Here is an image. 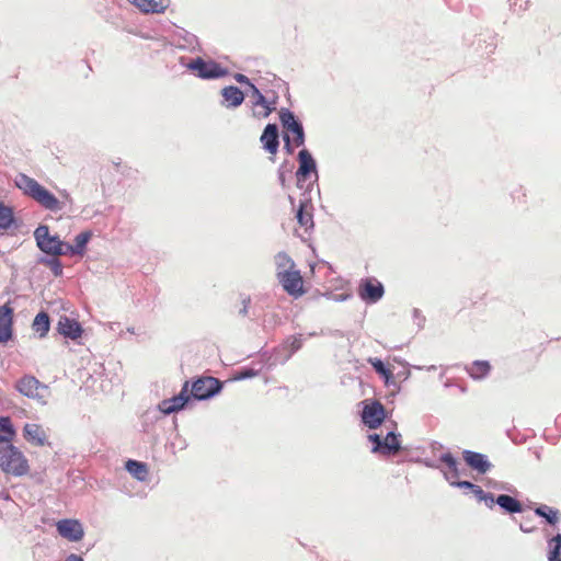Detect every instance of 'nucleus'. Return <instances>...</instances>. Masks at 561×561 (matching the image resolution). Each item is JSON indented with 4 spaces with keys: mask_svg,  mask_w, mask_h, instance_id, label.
<instances>
[{
    "mask_svg": "<svg viewBox=\"0 0 561 561\" xmlns=\"http://www.w3.org/2000/svg\"><path fill=\"white\" fill-rule=\"evenodd\" d=\"M57 330L61 335L71 340L80 337L83 332L80 323L68 317H61L59 319Z\"/></svg>",
    "mask_w": 561,
    "mask_h": 561,
    "instance_id": "17",
    "label": "nucleus"
},
{
    "mask_svg": "<svg viewBox=\"0 0 561 561\" xmlns=\"http://www.w3.org/2000/svg\"><path fill=\"white\" fill-rule=\"evenodd\" d=\"M190 70L196 71L201 79L213 80L219 79L228 75V70L222 68L216 61H206L202 57H197L187 64Z\"/></svg>",
    "mask_w": 561,
    "mask_h": 561,
    "instance_id": "6",
    "label": "nucleus"
},
{
    "mask_svg": "<svg viewBox=\"0 0 561 561\" xmlns=\"http://www.w3.org/2000/svg\"><path fill=\"white\" fill-rule=\"evenodd\" d=\"M309 204V198H305L300 202V205L296 213V218L298 224L304 227L306 230L313 226L312 216L307 211V206Z\"/></svg>",
    "mask_w": 561,
    "mask_h": 561,
    "instance_id": "28",
    "label": "nucleus"
},
{
    "mask_svg": "<svg viewBox=\"0 0 561 561\" xmlns=\"http://www.w3.org/2000/svg\"><path fill=\"white\" fill-rule=\"evenodd\" d=\"M188 386L190 381H185L179 394L172 397L171 399H165L159 403V410L165 415H170L183 410L191 400Z\"/></svg>",
    "mask_w": 561,
    "mask_h": 561,
    "instance_id": "10",
    "label": "nucleus"
},
{
    "mask_svg": "<svg viewBox=\"0 0 561 561\" xmlns=\"http://www.w3.org/2000/svg\"><path fill=\"white\" fill-rule=\"evenodd\" d=\"M250 301H251L250 297H244V298L242 299V305H243V307H242V308L240 309V311H239V313H240L241 316H243V317H244V316H247V314H248V308H249Z\"/></svg>",
    "mask_w": 561,
    "mask_h": 561,
    "instance_id": "46",
    "label": "nucleus"
},
{
    "mask_svg": "<svg viewBox=\"0 0 561 561\" xmlns=\"http://www.w3.org/2000/svg\"><path fill=\"white\" fill-rule=\"evenodd\" d=\"M331 298H332V300L340 302V301H345L348 298V295L344 294V293L332 294Z\"/></svg>",
    "mask_w": 561,
    "mask_h": 561,
    "instance_id": "47",
    "label": "nucleus"
},
{
    "mask_svg": "<svg viewBox=\"0 0 561 561\" xmlns=\"http://www.w3.org/2000/svg\"><path fill=\"white\" fill-rule=\"evenodd\" d=\"M23 434L24 438L35 446H44L46 443V433L38 424H25Z\"/></svg>",
    "mask_w": 561,
    "mask_h": 561,
    "instance_id": "20",
    "label": "nucleus"
},
{
    "mask_svg": "<svg viewBox=\"0 0 561 561\" xmlns=\"http://www.w3.org/2000/svg\"><path fill=\"white\" fill-rule=\"evenodd\" d=\"M15 430L9 416L0 417V445L12 443L15 437Z\"/></svg>",
    "mask_w": 561,
    "mask_h": 561,
    "instance_id": "24",
    "label": "nucleus"
},
{
    "mask_svg": "<svg viewBox=\"0 0 561 561\" xmlns=\"http://www.w3.org/2000/svg\"><path fill=\"white\" fill-rule=\"evenodd\" d=\"M276 278L288 295L299 297L305 293L300 271L294 268L289 272L282 273V275Z\"/></svg>",
    "mask_w": 561,
    "mask_h": 561,
    "instance_id": "11",
    "label": "nucleus"
},
{
    "mask_svg": "<svg viewBox=\"0 0 561 561\" xmlns=\"http://www.w3.org/2000/svg\"><path fill=\"white\" fill-rule=\"evenodd\" d=\"M34 238L41 251L53 256L60 255L62 241L58 236H51L47 226L39 225L34 231Z\"/></svg>",
    "mask_w": 561,
    "mask_h": 561,
    "instance_id": "7",
    "label": "nucleus"
},
{
    "mask_svg": "<svg viewBox=\"0 0 561 561\" xmlns=\"http://www.w3.org/2000/svg\"><path fill=\"white\" fill-rule=\"evenodd\" d=\"M256 376V371L253 370V369H244L242 370L239 376L237 377V379H248V378H252Z\"/></svg>",
    "mask_w": 561,
    "mask_h": 561,
    "instance_id": "43",
    "label": "nucleus"
},
{
    "mask_svg": "<svg viewBox=\"0 0 561 561\" xmlns=\"http://www.w3.org/2000/svg\"><path fill=\"white\" fill-rule=\"evenodd\" d=\"M260 141L267 152L275 154L279 147V134L277 125L267 124L263 129Z\"/></svg>",
    "mask_w": 561,
    "mask_h": 561,
    "instance_id": "14",
    "label": "nucleus"
},
{
    "mask_svg": "<svg viewBox=\"0 0 561 561\" xmlns=\"http://www.w3.org/2000/svg\"><path fill=\"white\" fill-rule=\"evenodd\" d=\"M462 457L466 463L479 473H485L491 467L485 456L480 453L465 450Z\"/></svg>",
    "mask_w": 561,
    "mask_h": 561,
    "instance_id": "18",
    "label": "nucleus"
},
{
    "mask_svg": "<svg viewBox=\"0 0 561 561\" xmlns=\"http://www.w3.org/2000/svg\"><path fill=\"white\" fill-rule=\"evenodd\" d=\"M252 96L254 98L253 104L255 106H262L265 108L264 116H268L272 112V108L267 104L266 98L262 94V92L254 85L251 84Z\"/></svg>",
    "mask_w": 561,
    "mask_h": 561,
    "instance_id": "35",
    "label": "nucleus"
},
{
    "mask_svg": "<svg viewBox=\"0 0 561 561\" xmlns=\"http://www.w3.org/2000/svg\"><path fill=\"white\" fill-rule=\"evenodd\" d=\"M61 252L60 255H78L77 250L73 244H68L61 242Z\"/></svg>",
    "mask_w": 561,
    "mask_h": 561,
    "instance_id": "40",
    "label": "nucleus"
},
{
    "mask_svg": "<svg viewBox=\"0 0 561 561\" xmlns=\"http://www.w3.org/2000/svg\"><path fill=\"white\" fill-rule=\"evenodd\" d=\"M440 461L444 462L448 468L446 479L450 482V484L453 485V481H459L458 462L454 456L450 453L443 454L440 456Z\"/></svg>",
    "mask_w": 561,
    "mask_h": 561,
    "instance_id": "26",
    "label": "nucleus"
},
{
    "mask_svg": "<svg viewBox=\"0 0 561 561\" xmlns=\"http://www.w3.org/2000/svg\"><path fill=\"white\" fill-rule=\"evenodd\" d=\"M306 136H305V129H301L300 131L295 134L294 137V145L296 147H301L305 145Z\"/></svg>",
    "mask_w": 561,
    "mask_h": 561,
    "instance_id": "41",
    "label": "nucleus"
},
{
    "mask_svg": "<svg viewBox=\"0 0 561 561\" xmlns=\"http://www.w3.org/2000/svg\"><path fill=\"white\" fill-rule=\"evenodd\" d=\"M13 308L5 304L0 306V343H5L12 337Z\"/></svg>",
    "mask_w": 561,
    "mask_h": 561,
    "instance_id": "15",
    "label": "nucleus"
},
{
    "mask_svg": "<svg viewBox=\"0 0 561 561\" xmlns=\"http://www.w3.org/2000/svg\"><path fill=\"white\" fill-rule=\"evenodd\" d=\"M347 379H348L347 375H346V374H344L343 376H341V383H342V385H346Z\"/></svg>",
    "mask_w": 561,
    "mask_h": 561,
    "instance_id": "50",
    "label": "nucleus"
},
{
    "mask_svg": "<svg viewBox=\"0 0 561 561\" xmlns=\"http://www.w3.org/2000/svg\"><path fill=\"white\" fill-rule=\"evenodd\" d=\"M51 271L55 276H60L62 274V264L56 256L50 259L42 260Z\"/></svg>",
    "mask_w": 561,
    "mask_h": 561,
    "instance_id": "38",
    "label": "nucleus"
},
{
    "mask_svg": "<svg viewBox=\"0 0 561 561\" xmlns=\"http://www.w3.org/2000/svg\"><path fill=\"white\" fill-rule=\"evenodd\" d=\"M32 328L39 334V337H44L50 328L49 316L44 311L37 313L33 320Z\"/></svg>",
    "mask_w": 561,
    "mask_h": 561,
    "instance_id": "29",
    "label": "nucleus"
},
{
    "mask_svg": "<svg viewBox=\"0 0 561 561\" xmlns=\"http://www.w3.org/2000/svg\"><path fill=\"white\" fill-rule=\"evenodd\" d=\"M500 505L508 513H519L523 510L522 503L507 494H501L494 500V504Z\"/></svg>",
    "mask_w": 561,
    "mask_h": 561,
    "instance_id": "25",
    "label": "nucleus"
},
{
    "mask_svg": "<svg viewBox=\"0 0 561 561\" xmlns=\"http://www.w3.org/2000/svg\"><path fill=\"white\" fill-rule=\"evenodd\" d=\"M222 389V383L214 377H198L193 381L188 393L191 399L198 401L208 400L218 394Z\"/></svg>",
    "mask_w": 561,
    "mask_h": 561,
    "instance_id": "4",
    "label": "nucleus"
},
{
    "mask_svg": "<svg viewBox=\"0 0 561 561\" xmlns=\"http://www.w3.org/2000/svg\"><path fill=\"white\" fill-rule=\"evenodd\" d=\"M301 347H302V335L297 334V335L290 336L286 341V348L289 350L286 359L291 357V355L295 354L297 351H299Z\"/></svg>",
    "mask_w": 561,
    "mask_h": 561,
    "instance_id": "37",
    "label": "nucleus"
},
{
    "mask_svg": "<svg viewBox=\"0 0 561 561\" xmlns=\"http://www.w3.org/2000/svg\"><path fill=\"white\" fill-rule=\"evenodd\" d=\"M58 534L72 542L80 541L84 536V529L82 524L77 519H60L57 524Z\"/></svg>",
    "mask_w": 561,
    "mask_h": 561,
    "instance_id": "13",
    "label": "nucleus"
},
{
    "mask_svg": "<svg viewBox=\"0 0 561 561\" xmlns=\"http://www.w3.org/2000/svg\"><path fill=\"white\" fill-rule=\"evenodd\" d=\"M14 389L23 397L32 399L41 405H46L50 397L49 387L33 375H24L18 379Z\"/></svg>",
    "mask_w": 561,
    "mask_h": 561,
    "instance_id": "3",
    "label": "nucleus"
},
{
    "mask_svg": "<svg viewBox=\"0 0 561 561\" xmlns=\"http://www.w3.org/2000/svg\"><path fill=\"white\" fill-rule=\"evenodd\" d=\"M549 547V553L548 559L549 561H561V535H557L552 537L548 541Z\"/></svg>",
    "mask_w": 561,
    "mask_h": 561,
    "instance_id": "31",
    "label": "nucleus"
},
{
    "mask_svg": "<svg viewBox=\"0 0 561 561\" xmlns=\"http://www.w3.org/2000/svg\"><path fill=\"white\" fill-rule=\"evenodd\" d=\"M13 222L12 209L0 203V230H5L11 227Z\"/></svg>",
    "mask_w": 561,
    "mask_h": 561,
    "instance_id": "36",
    "label": "nucleus"
},
{
    "mask_svg": "<svg viewBox=\"0 0 561 561\" xmlns=\"http://www.w3.org/2000/svg\"><path fill=\"white\" fill-rule=\"evenodd\" d=\"M279 121L283 126V128L286 130L285 134L291 133L296 134L304 129L302 123L298 119V117L295 115L294 112H291L288 108H280L279 113Z\"/></svg>",
    "mask_w": 561,
    "mask_h": 561,
    "instance_id": "19",
    "label": "nucleus"
},
{
    "mask_svg": "<svg viewBox=\"0 0 561 561\" xmlns=\"http://www.w3.org/2000/svg\"><path fill=\"white\" fill-rule=\"evenodd\" d=\"M472 492L474 493L476 497L479 500V501H483V502H488V500H491V504H488L489 507H493L494 505V497H493V494L491 493H485L481 486L479 485H474V488L472 489Z\"/></svg>",
    "mask_w": 561,
    "mask_h": 561,
    "instance_id": "39",
    "label": "nucleus"
},
{
    "mask_svg": "<svg viewBox=\"0 0 561 561\" xmlns=\"http://www.w3.org/2000/svg\"><path fill=\"white\" fill-rule=\"evenodd\" d=\"M234 80L241 84H245L248 85L250 89H251V84H253L251 82V80L243 73H236L234 75Z\"/></svg>",
    "mask_w": 561,
    "mask_h": 561,
    "instance_id": "42",
    "label": "nucleus"
},
{
    "mask_svg": "<svg viewBox=\"0 0 561 561\" xmlns=\"http://www.w3.org/2000/svg\"><path fill=\"white\" fill-rule=\"evenodd\" d=\"M358 296L368 304L377 302L383 296L385 289L382 284L376 278H366L360 280Z\"/></svg>",
    "mask_w": 561,
    "mask_h": 561,
    "instance_id": "12",
    "label": "nucleus"
},
{
    "mask_svg": "<svg viewBox=\"0 0 561 561\" xmlns=\"http://www.w3.org/2000/svg\"><path fill=\"white\" fill-rule=\"evenodd\" d=\"M520 529H523L524 531H528V529L524 528L523 525L520 526Z\"/></svg>",
    "mask_w": 561,
    "mask_h": 561,
    "instance_id": "51",
    "label": "nucleus"
},
{
    "mask_svg": "<svg viewBox=\"0 0 561 561\" xmlns=\"http://www.w3.org/2000/svg\"><path fill=\"white\" fill-rule=\"evenodd\" d=\"M536 515L545 517L547 522L554 525L559 520V511L548 505H541L535 510Z\"/></svg>",
    "mask_w": 561,
    "mask_h": 561,
    "instance_id": "32",
    "label": "nucleus"
},
{
    "mask_svg": "<svg viewBox=\"0 0 561 561\" xmlns=\"http://www.w3.org/2000/svg\"><path fill=\"white\" fill-rule=\"evenodd\" d=\"M14 183L16 187L24 192V194L35 199L44 208L51 211L61 210L62 204L58 198L42 186L36 180L27 176L26 174L20 173L16 175Z\"/></svg>",
    "mask_w": 561,
    "mask_h": 561,
    "instance_id": "1",
    "label": "nucleus"
},
{
    "mask_svg": "<svg viewBox=\"0 0 561 561\" xmlns=\"http://www.w3.org/2000/svg\"><path fill=\"white\" fill-rule=\"evenodd\" d=\"M0 469L12 477H23L28 470V461L12 443L0 445Z\"/></svg>",
    "mask_w": 561,
    "mask_h": 561,
    "instance_id": "2",
    "label": "nucleus"
},
{
    "mask_svg": "<svg viewBox=\"0 0 561 561\" xmlns=\"http://www.w3.org/2000/svg\"><path fill=\"white\" fill-rule=\"evenodd\" d=\"M92 238V232L89 230L82 231L75 237L73 245L77 250L78 255H83L87 249V244Z\"/></svg>",
    "mask_w": 561,
    "mask_h": 561,
    "instance_id": "33",
    "label": "nucleus"
},
{
    "mask_svg": "<svg viewBox=\"0 0 561 561\" xmlns=\"http://www.w3.org/2000/svg\"><path fill=\"white\" fill-rule=\"evenodd\" d=\"M298 170L296 171L297 185L301 187V183L314 175V182L318 181L317 162L310 151L306 148L298 152Z\"/></svg>",
    "mask_w": 561,
    "mask_h": 561,
    "instance_id": "8",
    "label": "nucleus"
},
{
    "mask_svg": "<svg viewBox=\"0 0 561 561\" xmlns=\"http://www.w3.org/2000/svg\"><path fill=\"white\" fill-rule=\"evenodd\" d=\"M283 139H284V149L287 151V153L291 154L294 152V148L290 144V138H289L288 134H284Z\"/></svg>",
    "mask_w": 561,
    "mask_h": 561,
    "instance_id": "44",
    "label": "nucleus"
},
{
    "mask_svg": "<svg viewBox=\"0 0 561 561\" xmlns=\"http://www.w3.org/2000/svg\"><path fill=\"white\" fill-rule=\"evenodd\" d=\"M125 469L138 481L144 482L147 480L148 468L145 462L129 459L125 463Z\"/></svg>",
    "mask_w": 561,
    "mask_h": 561,
    "instance_id": "23",
    "label": "nucleus"
},
{
    "mask_svg": "<svg viewBox=\"0 0 561 561\" xmlns=\"http://www.w3.org/2000/svg\"><path fill=\"white\" fill-rule=\"evenodd\" d=\"M368 439L373 443L371 450L382 456L396 455L401 449L400 435L388 432L385 437L379 434H369Z\"/></svg>",
    "mask_w": 561,
    "mask_h": 561,
    "instance_id": "5",
    "label": "nucleus"
},
{
    "mask_svg": "<svg viewBox=\"0 0 561 561\" xmlns=\"http://www.w3.org/2000/svg\"><path fill=\"white\" fill-rule=\"evenodd\" d=\"M469 375L474 379L484 378L491 370V365L486 360H476L467 368Z\"/></svg>",
    "mask_w": 561,
    "mask_h": 561,
    "instance_id": "30",
    "label": "nucleus"
},
{
    "mask_svg": "<svg viewBox=\"0 0 561 561\" xmlns=\"http://www.w3.org/2000/svg\"><path fill=\"white\" fill-rule=\"evenodd\" d=\"M369 363L375 368V370L385 379L386 383H389L390 379L393 378L392 370L388 368L381 359L379 358H369Z\"/></svg>",
    "mask_w": 561,
    "mask_h": 561,
    "instance_id": "34",
    "label": "nucleus"
},
{
    "mask_svg": "<svg viewBox=\"0 0 561 561\" xmlns=\"http://www.w3.org/2000/svg\"><path fill=\"white\" fill-rule=\"evenodd\" d=\"M453 485L472 490L476 484H473L472 482H469V481H453Z\"/></svg>",
    "mask_w": 561,
    "mask_h": 561,
    "instance_id": "45",
    "label": "nucleus"
},
{
    "mask_svg": "<svg viewBox=\"0 0 561 561\" xmlns=\"http://www.w3.org/2000/svg\"><path fill=\"white\" fill-rule=\"evenodd\" d=\"M278 180H279L280 185L284 187L286 184V179H285L284 172H282V171L278 172Z\"/></svg>",
    "mask_w": 561,
    "mask_h": 561,
    "instance_id": "49",
    "label": "nucleus"
},
{
    "mask_svg": "<svg viewBox=\"0 0 561 561\" xmlns=\"http://www.w3.org/2000/svg\"><path fill=\"white\" fill-rule=\"evenodd\" d=\"M274 262L276 265V277L282 275V273L294 270L296 266L293 259L286 252H278L274 257Z\"/></svg>",
    "mask_w": 561,
    "mask_h": 561,
    "instance_id": "27",
    "label": "nucleus"
},
{
    "mask_svg": "<svg viewBox=\"0 0 561 561\" xmlns=\"http://www.w3.org/2000/svg\"><path fill=\"white\" fill-rule=\"evenodd\" d=\"M342 343L336 346L334 357L336 358L337 365H340L341 370L346 369L350 360L347 359L351 353V343L348 336H341Z\"/></svg>",
    "mask_w": 561,
    "mask_h": 561,
    "instance_id": "21",
    "label": "nucleus"
},
{
    "mask_svg": "<svg viewBox=\"0 0 561 561\" xmlns=\"http://www.w3.org/2000/svg\"><path fill=\"white\" fill-rule=\"evenodd\" d=\"M65 561H83V558L79 554L71 553L66 557Z\"/></svg>",
    "mask_w": 561,
    "mask_h": 561,
    "instance_id": "48",
    "label": "nucleus"
},
{
    "mask_svg": "<svg viewBox=\"0 0 561 561\" xmlns=\"http://www.w3.org/2000/svg\"><path fill=\"white\" fill-rule=\"evenodd\" d=\"M362 421L369 428H377L386 417L385 407L379 401L365 400L363 402Z\"/></svg>",
    "mask_w": 561,
    "mask_h": 561,
    "instance_id": "9",
    "label": "nucleus"
},
{
    "mask_svg": "<svg viewBox=\"0 0 561 561\" xmlns=\"http://www.w3.org/2000/svg\"><path fill=\"white\" fill-rule=\"evenodd\" d=\"M131 2L146 13H162L168 7L165 0H131Z\"/></svg>",
    "mask_w": 561,
    "mask_h": 561,
    "instance_id": "22",
    "label": "nucleus"
},
{
    "mask_svg": "<svg viewBox=\"0 0 561 561\" xmlns=\"http://www.w3.org/2000/svg\"><path fill=\"white\" fill-rule=\"evenodd\" d=\"M221 105L226 108H236L244 101V93L236 85H228L221 89Z\"/></svg>",
    "mask_w": 561,
    "mask_h": 561,
    "instance_id": "16",
    "label": "nucleus"
}]
</instances>
